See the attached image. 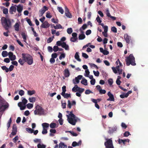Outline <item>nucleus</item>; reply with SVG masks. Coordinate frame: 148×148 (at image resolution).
<instances>
[{
  "mask_svg": "<svg viewBox=\"0 0 148 148\" xmlns=\"http://www.w3.org/2000/svg\"><path fill=\"white\" fill-rule=\"evenodd\" d=\"M1 22L3 27L5 30L9 29L11 27L12 23L10 19L3 17L1 18Z\"/></svg>",
  "mask_w": 148,
  "mask_h": 148,
  "instance_id": "1",
  "label": "nucleus"
},
{
  "mask_svg": "<svg viewBox=\"0 0 148 148\" xmlns=\"http://www.w3.org/2000/svg\"><path fill=\"white\" fill-rule=\"evenodd\" d=\"M22 56V58L24 59L25 62L29 65L32 64L33 58L31 56L27 53H23Z\"/></svg>",
  "mask_w": 148,
  "mask_h": 148,
  "instance_id": "2",
  "label": "nucleus"
},
{
  "mask_svg": "<svg viewBox=\"0 0 148 148\" xmlns=\"http://www.w3.org/2000/svg\"><path fill=\"white\" fill-rule=\"evenodd\" d=\"M126 65L127 66H129L130 64L132 66H135L136 65L135 58L132 54H130L128 57L126 58Z\"/></svg>",
  "mask_w": 148,
  "mask_h": 148,
  "instance_id": "3",
  "label": "nucleus"
},
{
  "mask_svg": "<svg viewBox=\"0 0 148 148\" xmlns=\"http://www.w3.org/2000/svg\"><path fill=\"white\" fill-rule=\"evenodd\" d=\"M9 106V104L4 100L0 99V112H4Z\"/></svg>",
  "mask_w": 148,
  "mask_h": 148,
  "instance_id": "4",
  "label": "nucleus"
},
{
  "mask_svg": "<svg viewBox=\"0 0 148 148\" xmlns=\"http://www.w3.org/2000/svg\"><path fill=\"white\" fill-rule=\"evenodd\" d=\"M66 112L69 114V115H67V120L69 122L73 125H74V114L73 113V111L69 112L66 111Z\"/></svg>",
  "mask_w": 148,
  "mask_h": 148,
  "instance_id": "5",
  "label": "nucleus"
},
{
  "mask_svg": "<svg viewBox=\"0 0 148 148\" xmlns=\"http://www.w3.org/2000/svg\"><path fill=\"white\" fill-rule=\"evenodd\" d=\"M22 102H19L18 105L20 108L21 110H24L26 108V104L27 103V100L25 98L23 97L22 98Z\"/></svg>",
  "mask_w": 148,
  "mask_h": 148,
  "instance_id": "6",
  "label": "nucleus"
},
{
  "mask_svg": "<svg viewBox=\"0 0 148 148\" xmlns=\"http://www.w3.org/2000/svg\"><path fill=\"white\" fill-rule=\"evenodd\" d=\"M34 112L35 115H41L44 114V110L40 106L37 105L36 107V110Z\"/></svg>",
  "mask_w": 148,
  "mask_h": 148,
  "instance_id": "7",
  "label": "nucleus"
},
{
  "mask_svg": "<svg viewBox=\"0 0 148 148\" xmlns=\"http://www.w3.org/2000/svg\"><path fill=\"white\" fill-rule=\"evenodd\" d=\"M106 141L105 142L104 145L106 148H114L112 138H106Z\"/></svg>",
  "mask_w": 148,
  "mask_h": 148,
  "instance_id": "8",
  "label": "nucleus"
},
{
  "mask_svg": "<svg viewBox=\"0 0 148 148\" xmlns=\"http://www.w3.org/2000/svg\"><path fill=\"white\" fill-rule=\"evenodd\" d=\"M124 37L126 43L128 44H130V43H132L131 37L128 36L127 34H124Z\"/></svg>",
  "mask_w": 148,
  "mask_h": 148,
  "instance_id": "9",
  "label": "nucleus"
},
{
  "mask_svg": "<svg viewBox=\"0 0 148 148\" xmlns=\"http://www.w3.org/2000/svg\"><path fill=\"white\" fill-rule=\"evenodd\" d=\"M84 90V88H80L77 85H75V92H77L82 94Z\"/></svg>",
  "mask_w": 148,
  "mask_h": 148,
  "instance_id": "10",
  "label": "nucleus"
},
{
  "mask_svg": "<svg viewBox=\"0 0 148 148\" xmlns=\"http://www.w3.org/2000/svg\"><path fill=\"white\" fill-rule=\"evenodd\" d=\"M108 95L109 97V98L107 100L108 101H114V98L113 95L111 93L110 91L108 93Z\"/></svg>",
  "mask_w": 148,
  "mask_h": 148,
  "instance_id": "11",
  "label": "nucleus"
},
{
  "mask_svg": "<svg viewBox=\"0 0 148 148\" xmlns=\"http://www.w3.org/2000/svg\"><path fill=\"white\" fill-rule=\"evenodd\" d=\"M17 132V128L16 125H13L12 130V132L11 133V134L12 136L15 135Z\"/></svg>",
  "mask_w": 148,
  "mask_h": 148,
  "instance_id": "12",
  "label": "nucleus"
},
{
  "mask_svg": "<svg viewBox=\"0 0 148 148\" xmlns=\"http://www.w3.org/2000/svg\"><path fill=\"white\" fill-rule=\"evenodd\" d=\"M48 10V8L45 6H44L43 7L39 10V12L41 14V16H42L45 12Z\"/></svg>",
  "mask_w": 148,
  "mask_h": 148,
  "instance_id": "13",
  "label": "nucleus"
},
{
  "mask_svg": "<svg viewBox=\"0 0 148 148\" xmlns=\"http://www.w3.org/2000/svg\"><path fill=\"white\" fill-rule=\"evenodd\" d=\"M50 25L48 22L47 21H46L42 23L40 26V27L44 28H47L49 27Z\"/></svg>",
  "mask_w": 148,
  "mask_h": 148,
  "instance_id": "14",
  "label": "nucleus"
},
{
  "mask_svg": "<svg viewBox=\"0 0 148 148\" xmlns=\"http://www.w3.org/2000/svg\"><path fill=\"white\" fill-rule=\"evenodd\" d=\"M87 27V25L86 24H84L79 29V31L81 33H84L83 30L85 29Z\"/></svg>",
  "mask_w": 148,
  "mask_h": 148,
  "instance_id": "15",
  "label": "nucleus"
},
{
  "mask_svg": "<svg viewBox=\"0 0 148 148\" xmlns=\"http://www.w3.org/2000/svg\"><path fill=\"white\" fill-rule=\"evenodd\" d=\"M16 12V7L14 6H12L10 9L9 12L11 14H13V12Z\"/></svg>",
  "mask_w": 148,
  "mask_h": 148,
  "instance_id": "16",
  "label": "nucleus"
},
{
  "mask_svg": "<svg viewBox=\"0 0 148 148\" xmlns=\"http://www.w3.org/2000/svg\"><path fill=\"white\" fill-rule=\"evenodd\" d=\"M106 14L107 16L108 17H109L110 18H111L113 20H115L116 19V18L115 17L112 16L111 15L109 10H106Z\"/></svg>",
  "mask_w": 148,
  "mask_h": 148,
  "instance_id": "17",
  "label": "nucleus"
},
{
  "mask_svg": "<svg viewBox=\"0 0 148 148\" xmlns=\"http://www.w3.org/2000/svg\"><path fill=\"white\" fill-rule=\"evenodd\" d=\"M64 76L65 77H68L70 75V73L68 69H66L64 71Z\"/></svg>",
  "mask_w": 148,
  "mask_h": 148,
  "instance_id": "18",
  "label": "nucleus"
},
{
  "mask_svg": "<svg viewBox=\"0 0 148 148\" xmlns=\"http://www.w3.org/2000/svg\"><path fill=\"white\" fill-rule=\"evenodd\" d=\"M61 46L62 48H64L66 50H68L69 49V46L68 45L66 44L65 42H62Z\"/></svg>",
  "mask_w": 148,
  "mask_h": 148,
  "instance_id": "19",
  "label": "nucleus"
},
{
  "mask_svg": "<svg viewBox=\"0 0 148 148\" xmlns=\"http://www.w3.org/2000/svg\"><path fill=\"white\" fill-rule=\"evenodd\" d=\"M82 77V75H79L77 77H76L75 79V81L77 84L79 82V80L81 79Z\"/></svg>",
  "mask_w": 148,
  "mask_h": 148,
  "instance_id": "20",
  "label": "nucleus"
},
{
  "mask_svg": "<svg viewBox=\"0 0 148 148\" xmlns=\"http://www.w3.org/2000/svg\"><path fill=\"white\" fill-rule=\"evenodd\" d=\"M91 101L95 103V107L98 109H99L100 107L99 106L97 103V100L95 99H92Z\"/></svg>",
  "mask_w": 148,
  "mask_h": 148,
  "instance_id": "21",
  "label": "nucleus"
},
{
  "mask_svg": "<svg viewBox=\"0 0 148 148\" xmlns=\"http://www.w3.org/2000/svg\"><path fill=\"white\" fill-rule=\"evenodd\" d=\"M75 58L78 61L81 62V59L79 58V52H76L75 55Z\"/></svg>",
  "mask_w": 148,
  "mask_h": 148,
  "instance_id": "22",
  "label": "nucleus"
},
{
  "mask_svg": "<svg viewBox=\"0 0 148 148\" xmlns=\"http://www.w3.org/2000/svg\"><path fill=\"white\" fill-rule=\"evenodd\" d=\"M17 11L19 13H21L23 9V6L21 5H18L17 6Z\"/></svg>",
  "mask_w": 148,
  "mask_h": 148,
  "instance_id": "23",
  "label": "nucleus"
},
{
  "mask_svg": "<svg viewBox=\"0 0 148 148\" xmlns=\"http://www.w3.org/2000/svg\"><path fill=\"white\" fill-rule=\"evenodd\" d=\"M20 25L18 23H16L14 26V27L15 30L16 31H18L19 30V27Z\"/></svg>",
  "mask_w": 148,
  "mask_h": 148,
  "instance_id": "24",
  "label": "nucleus"
},
{
  "mask_svg": "<svg viewBox=\"0 0 148 148\" xmlns=\"http://www.w3.org/2000/svg\"><path fill=\"white\" fill-rule=\"evenodd\" d=\"M21 35L22 36V38L24 40V41L26 42L27 39L26 37L27 36L25 33L24 32H22L21 33Z\"/></svg>",
  "mask_w": 148,
  "mask_h": 148,
  "instance_id": "25",
  "label": "nucleus"
},
{
  "mask_svg": "<svg viewBox=\"0 0 148 148\" xmlns=\"http://www.w3.org/2000/svg\"><path fill=\"white\" fill-rule=\"evenodd\" d=\"M78 38L80 40H83L85 38V36L84 34V33H81V34L79 35Z\"/></svg>",
  "mask_w": 148,
  "mask_h": 148,
  "instance_id": "26",
  "label": "nucleus"
},
{
  "mask_svg": "<svg viewBox=\"0 0 148 148\" xmlns=\"http://www.w3.org/2000/svg\"><path fill=\"white\" fill-rule=\"evenodd\" d=\"M81 83L85 86H87L88 85L87 80L84 78L82 79V80L81 81Z\"/></svg>",
  "mask_w": 148,
  "mask_h": 148,
  "instance_id": "27",
  "label": "nucleus"
},
{
  "mask_svg": "<svg viewBox=\"0 0 148 148\" xmlns=\"http://www.w3.org/2000/svg\"><path fill=\"white\" fill-rule=\"evenodd\" d=\"M27 92L28 95H31L34 94L36 92V91L34 90H29L27 91Z\"/></svg>",
  "mask_w": 148,
  "mask_h": 148,
  "instance_id": "28",
  "label": "nucleus"
},
{
  "mask_svg": "<svg viewBox=\"0 0 148 148\" xmlns=\"http://www.w3.org/2000/svg\"><path fill=\"white\" fill-rule=\"evenodd\" d=\"M64 98L68 99L69 97H71V94H70L65 93L61 95Z\"/></svg>",
  "mask_w": 148,
  "mask_h": 148,
  "instance_id": "29",
  "label": "nucleus"
},
{
  "mask_svg": "<svg viewBox=\"0 0 148 148\" xmlns=\"http://www.w3.org/2000/svg\"><path fill=\"white\" fill-rule=\"evenodd\" d=\"M50 136H53L54 135L52 133L55 134L56 133V131L55 129H51L50 130Z\"/></svg>",
  "mask_w": 148,
  "mask_h": 148,
  "instance_id": "30",
  "label": "nucleus"
},
{
  "mask_svg": "<svg viewBox=\"0 0 148 148\" xmlns=\"http://www.w3.org/2000/svg\"><path fill=\"white\" fill-rule=\"evenodd\" d=\"M18 62L21 65H23L25 62L24 59H23L20 58L18 60Z\"/></svg>",
  "mask_w": 148,
  "mask_h": 148,
  "instance_id": "31",
  "label": "nucleus"
},
{
  "mask_svg": "<svg viewBox=\"0 0 148 148\" xmlns=\"http://www.w3.org/2000/svg\"><path fill=\"white\" fill-rule=\"evenodd\" d=\"M74 104V101H72V103H71V101L69 100L68 101V106L69 108H71V106Z\"/></svg>",
  "mask_w": 148,
  "mask_h": 148,
  "instance_id": "32",
  "label": "nucleus"
},
{
  "mask_svg": "<svg viewBox=\"0 0 148 148\" xmlns=\"http://www.w3.org/2000/svg\"><path fill=\"white\" fill-rule=\"evenodd\" d=\"M8 55V53L7 51H2V55L3 57H7Z\"/></svg>",
  "mask_w": 148,
  "mask_h": 148,
  "instance_id": "33",
  "label": "nucleus"
},
{
  "mask_svg": "<svg viewBox=\"0 0 148 148\" xmlns=\"http://www.w3.org/2000/svg\"><path fill=\"white\" fill-rule=\"evenodd\" d=\"M49 124L46 123H44L42 124V126L43 127V128H48L49 127Z\"/></svg>",
  "mask_w": 148,
  "mask_h": 148,
  "instance_id": "34",
  "label": "nucleus"
},
{
  "mask_svg": "<svg viewBox=\"0 0 148 148\" xmlns=\"http://www.w3.org/2000/svg\"><path fill=\"white\" fill-rule=\"evenodd\" d=\"M59 147L61 148H67V146L63 143H61L59 144Z\"/></svg>",
  "mask_w": 148,
  "mask_h": 148,
  "instance_id": "35",
  "label": "nucleus"
},
{
  "mask_svg": "<svg viewBox=\"0 0 148 148\" xmlns=\"http://www.w3.org/2000/svg\"><path fill=\"white\" fill-rule=\"evenodd\" d=\"M25 130L28 133H33L34 130L30 128H26Z\"/></svg>",
  "mask_w": 148,
  "mask_h": 148,
  "instance_id": "36",
  "label": "nucleus"
},
{
  "mask_svg": "<svg viewBox=\"0 0 148 148\" xmlns=\"http://www.w3.org/2000/svg\"><path fill=\"white\" fill-rule=\"evenodd\" d=\"M54 28L55 29H62V26L60 24H58V25H56V26H54Z\"/></svg>",
  "mask_w": 148,
  "mask_h": 148,
  "instance_id": "37",
  "label": "nucleus"
},
{
  "mask_svg": "<svg viewBox=\"0 0 148 148\" xmlns=\"http://www.w3.org/2000/svg\"><path fill=\"white\" fill-rule=\"evenodd\" d=\"M46 147V145L43 144H41L40 143H39L37 145L38 148H45Z\"/></svg>",
  "mask_w": 148,
  "mask_h": 148,
  "instance_id": "38",
  "label": "nucleus"
},
{
  "mask_svg": "<svg viewBox=\"0 0 148 148\" xmlns=\"http://www.w3.org/2000/svg\"><path fill=\"white\" fill-rule=\"evenodd\" d=\"M82 144V141L81 140H79L78 143L75 141V147L77 146H79L81 145Z\"/></svg>",
  "mask_w": 148,
  "mask_h": 148,
  "instance_id": "39",
  "label": "nucleus"
},
{
  "mask_svg": "<svg viewBox=\"0 0 148 148\" xmlns=\"http://www.w3.org/2000/svg\"><path fill=\"white\" fill-rule=\"evenodd\" d=\"M28 99L29 101L31 103H33L36 101V98L34 97L29 98Z\"/></svg>",
  "mask_w": 148,
  "mask_h": 148,
  "instance_id": "40",
  "label": "nucleus"
},
{
  "mask_svg": "<svg viewBox=\"0 0 148 148\" xmlns=\"http://www.w3.org/2000/svg\"><path fill=\"white\" fill-rule=\"evenodd\" d=\"M66 87L65 86H64L62 88V92L61 93V95L64 94V93L65 92L66 90Z\"/></svg>",
  "mask_w": 148,
  "mask_h": 148,
  "instance_id": "41",
  "label": "nucleus"
},
{
  "mask_svg": "<svg viewBox=\"0 0 148 148\" xmlns=\"http://www.w3.org/2000/svg\"><path fill=\"white\" fill-rule=\"evenodd\" d=\"M1 68L3 70H5L6 72L7 73L9 71V69L6 66H3Z\"/></svg>",
  "mask_w": 148,
  "mask_h": 148,
  "instance_id": "42",
  "label": "nucleus"
},
{
  "mask_svg": "<svg viewBox=\"0 0 148 148\" xmlns=\"http://www.w3.org/2000/svg\"><path fill=\"white\" fill-rule=\"evenodd\" d=\"M26 106L28 108L30 109L33 107V106L32 104L28 103L27 105Z\"/></svg>",
  "mask_w": 148,
  "mask_h": 148,
  "instance_id": "43",
  "label": "nucleus"
},
{
  "mask_svg": "<svg viewBox=\"0 0 148 148\" xmlns=\"http://www.w3.org/2000/svg\"><path fill=\"white\" fill-rule=\"evenodd\" d=\"M56 124L55 123H51L50 125V127L51 128H54L56 127Z\"/></svg>",
  "mask_w": 148,
  "mask_h": 148,
  "instance_id": "44",
  "label": "nucleus"
},
{
  "mask_svg": "<svg viewBox=\"0 0 148 148\" xmlns=\"http://www.w3.org/2000/svg\"><path fill=\"white\" fill-rule=\"evenodd\" d=\"M57 9L59 12L61 14H63V13L64 10L61 7H58Z\"/></svg>",
  "mask_w": 148,
  "mask_h": 148,
  "instance_id": "45",
  "label": "nucleus"
},
{
  "mask_svg": "<svg viewBox=\"0 0 148 148\" xmlns=\"http://www.w3.org/2000/svg\"><path fill=\"white\" fill-rule=\"evenodd\" d=\"M111 30L112 31L115 33L117 32V29L115 27H111Z\"/></svg>",
  "mask_w": 148,
  "mask_h": 148,
  "instance_id": "46",
  "label": "nucleus"
},
{
  "mask_svg": "<svg viewBox=\"0 0 148 148\" xmlns=\"http://www.w3.org/2000/svg\"><path fill=\"white\" fill-rule=\"evenodd\" d=\"M67 32L68 34H71L73 32L72 29L71 28H69L67 29Z\"/></svg>",
  "mask_w": 148,
  "mask_h": 148,
  "instance_id": "47",
  "label": "nucleus"
},
{
  "mask_svg": "<svg viewBox=\"0 0 148 148\" xmlns=\"http://www.w3.org/2000/svg\"><path fill=\"white\" fill-rule=\"evenodd\" d=\"M59 50V47L58 46H55L53 47V50L55 52L58 51Z\"/></svg>",
  "mask_w": 148,
  "mask_h": 148,
  "instance_id": "48",
  "label": "nucleus"
},
{
  "mask_svg": "<svg viewBox=\"0 0 148 148\" xmlns=\"http://www.w3.org/2000/svg\"><path fill=\"white\" fill-rule=\"evenodd\" d=\"M65 14L67 17L69 18H71V14L70 13L69 11L67 12H65Z\"/></svg>",
  "mask_w": 148,
  "mask_h": 148,
  "instance_id": "49",
  "label": "nucleus"
},
{
  "mask_svg": "<svg viewBox=\"0 0 148 148\" xmlns=\"http://www.w3.org/2000/svg\"><path fill=\"white\" fill-rule=\"evenodd\" d=\"M108 84L110 86L112 85L113 82L112 79H110L108 80Z\"/></svg>",
  "mask_w": 148,
  "mask_h": 148,
  "instance_id": "50",
  "label": "nucleus"
},
{
  "mask_svg": "<svg viewBox=\"0 0 148 148\" xmlns=\"http://www.w3.org/2000/svg\"><path fill=\"white\" fill-rule=\"evenodd\" d=\"M93 72L95 76H99V73L98 71H93Z\"/></svg>",
  "mask_w": 148,
  "mask_h": 148,
  "instance_id": "51",
  "label": "nucleus"
},
{
  "mask_svg": "<svg viewBox=\"0 0 148 148\" xmlns=\"http://www.w3.org/2000/svg\"><path fill=\"white\" fill-rule=\"evenodd\" d=\"M47 133V129L43 128V130L42 131V133L43 134H46Z\"/></svg>",
  "mask_w": 148,
  "mask_h": 148,
  "instance_id": "52",
  "label": "nucleus"
},
{
  "mask_svg": "<svg viewBox=\"0 0 148 148\" xmlns=\"http://www.w3.org/2000/svg\"><path fill=\"white\" fill-rule=\"evenodd\" d=\"M3 13L4 14H6L8 13V9L7 8H4L3 10Z\"/></svg>",
  "mask_w": 148,
  "mask_h": 148,
  "instance_id": "53",
  "label": "nucleus"
},
{
  "mask_svg": "<svg viewBox=\"0 0 148 148\" xmlns=\"http://www.w3.org/2000/svg\"><path fill=\"white\" fill-rule=\"evenodd\" d=\"M9 58L11 61H13L16 59V57L15 56L13 55L11 57H10Z\"/></svg>",
  "mask_w": 148,
  "mask_h": 148,
  "instance_id": "54",
  "label": "nucleus"
},
{
  "mask_svg": "<svg viewBox=\"0 0 148 148\" xmlns=\"http://www.w3.org/2000/svg\"><path fill=\"white\" fill-rule=\"evenodd\" d=\"M18 94L22 96L24 95V92L23 90H20Z\"/></svg>",
  "mask_w": 148,
  "mask_h": 148,
  "instance_id": "55",
  "label": "nucleus"
},
{
  "mask_svg": "<svg viewBox=\"0 0 148 148\" xmlns=\"http://www.w3.org/2000/svg\"><path fill=\"white\" fill-rule=\"evenodd\" d=\"M46 17L48 18H51L52 17V16L50 15L49 12L47 13Z\"/></svg>",
  "mask_w": 148,
  "mask_h": 148,
  "instance_id": "56",
  "label": "nucleus"
},
{
  "mask_svg": "<svg viewBox=\"0 0 148 148\" xmlns=\"http://www.w3.org/2000/svg\"><path fill=\"white\" fill-rule=\"evenodd\" d=\"M96 20L99 23H101L102 22L100 18L98 15L97 16V17L96 18Z\"/></svg>",
  "mask_w": 148,
  "mask_h": 148,
  "instance_id": "57",
  "label": "nucleus"
},
{
  "mask_svg": "<svg viewBox=\"0 0 148 148\" xmlns=\"http://www.w3.org/2000/svg\"><path fill=\"white\" fill-rule=\"evenodd\" d=\"M65 57V54L64 53H62L60 56L59 58L60 60H61L62 58H64Z\"/></svg>",
  "mask_w": 148,
  "mask_h": 148,
  "instance_id": "58",
  "label": "nucleus"
},
{
  "mask_svg": "<svg viewBox=\"0 0 148 148\" xmlns=\"http://www.w3.org/2000/svg\"><path fill=\"white\" fill-rule=\"evenodd\" d=\"M82 56L84 58L87 59L88 58V56L86 53H82Z\"/></svg>",
  "mask_w": 148,
  "mask_h": 148,
  "instance_id": "59",
  "label": "nucleus"
},
{
  "mask_svg": "<svg viewBox=\"0 0 148 148\" xmlns=\"http://www.w3.org/2000/svg\"><path fill=\"white\" fill-rule=\"evenodd\" d=\"M90 93H93V92L89 90H86L85 92V94L86 95L89 94Z\"/></svg>",
  "mask_w": 148,
  "mask_h": 148,
  "instance_id": "60",
  "label": "nucleus"
},
{
  "mask_svg": "<svg viewBox=\"0 0 148 148\" xmlns=\"http://www.w3.org/2000/svg\"><path fill=\"white\" fill-rule=\"evenodd\" d=\"M57 57V55L56 53H54L52 54L51 55V58H56Z\"/></svg>",
  "mask_w": 148,
  "mask_h": 148,
  "instance_id": "61",
  "label": "nucleus"
},
{
  "mask_svg": "<svg viewBox=\"0 0 148 148\" xmlns=\"http://www.w3.org/2000/svg\"><path fill=\"white\" fill-rule=\"evenodd\" d=\"M27 21L28 23V24L30 26H33V24L32 23V22L29 19H28L27 20Z\"/></svg>",
  "mask_w": 148,
  "mask_h": 148,
  "instance_id": "62",
  "label": "nucleus"
},
{
  "mask_svg": "<svg viewBox=\"0 0 148 148\" xmlns=\"http://www.w3.org/2000/svg\"><path fill=\"white\" fill-rule=\"evenodd\" d=\"M48 51L50 52H52L53 51V49L51 47L48 46L47 47Z\"/></svg>",
  "mask_w": 148,
  "mask_h": 148,
  "instance_id": "63",
  "label": "nucleus"
},
{
  "mask_svg": "<svg viewBox=\"0 0 148 148\" xmlns=\"http://www.w3.org/2000/svg\"><path fill=\"white\" fill-rule=\"evenodd\" d=\"M90 84L92 85H94L95 83V79H93L90 81Z\"/></svg>",
  "mask_w": 148,
  "mask_h": 148,
  "instance_id": "64",
  "label": "nucleus"
}]
</instances>
